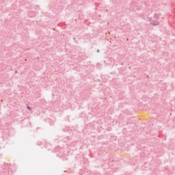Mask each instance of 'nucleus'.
Returning a JSON list of instances; mask_svg holds the SVG:
<instances>
[{
  "instance_id": "20e7f679",
  "label": "nucleus",
  "mask_w": 175,
  "mask_h": 175,
  "mask_svg": "<svg viewBox=\"0 0 175 175\" xmlns=\"http://www.w3.org/2000/svg\"><path fill=\"white\" fill-rule=\"evenodd\" d=\"M99 51H100L99 49H97V53H99Z\"/></svg>"
},
{
  "instance_id": "f03ea898",
  "label": "nucleus",
  "mask_w": 175,
  "mask_h": 175,
  "mask_svg": "<svg viewBox=\"0 0 175 175\" xmlns=\"http://www.w3.org/2000/svg\"><path fill=\"white\" fill-rule=\"evenodd\" d=\"M151 24H152V25L157 27V25H159V22H158V21H152L151 22Z\"/></svg>"
},
{
  "instance_id": "7ed1b4c3",
  "label": "nucleus",
  "mask_w": 175,
  "mask_h": 175,
  "mask_svg": "<svg viewBox=\"0 0 175 175\" xmlns=\"http://www.w3.org/2000/svg\"><path fill=\"white\" fill-rule=\"evenodd\" d=\"M27 109H29V110H31V107H29V106H27Z\"/></svg>"
},
{
  "instance_id": "f257e3e1",
  "label": "nucleus",
  "mask_w": 175,
  "mask_h": 175,
  "mask_svg": "<svg viewBox=\"0 0 175 175\" xmlns=\"http://www.w3.org/2000/svg\"><path fill=\"white\" fill-rule=\"evenodd\" d=\"M159 17H161V13H156L154 15V18L156 20H159Z\"/></svg>"
}]
</instances>
